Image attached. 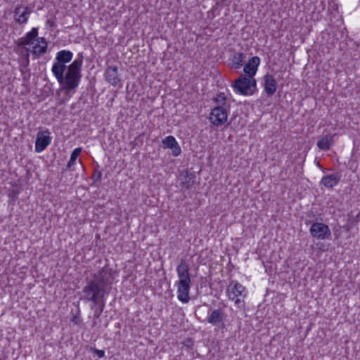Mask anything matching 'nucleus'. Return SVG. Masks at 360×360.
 Returning <instances> with one entry per match:
<instances>
[{
  "label": "nucleus",
  "instance_id": "nucleus-15",
  "mask_svg": "<svg viewBox=\"0 0 360 360\" xmlns=\"http://www.w3.org/2000/svg\"><path fill=\"white\" fill-rule=\"evenodd\" d=\"M224 316V314L221 309H214L208 316L207 321L214 326H217L220 322L223 321Z\"/></svg>",
  "mask_w": 360,
  "mask_h": 360
},
{
  "label": "nucleus",
  "instance_id": "nucleus-2",
  "mask_svg": "<svg viewBox=\"0 0 360 360\" xmlns=\"http://www.w3.org/2000/svg\"><path fill=\"white\" fill-rule=\"evenodd\" d=\"M83 63L82 53H79L78 58L75 59L68 68L67 72L64 75L62 72L59 76L54 75L58 82L63 85V89L67 91L75 89L80 82L82 74V66Z\"/></svg>",
  "mask_w": 360,
  "mask_h": 360
},
{
  "label": "nucleus",
  "instance_id": "nucleus-24",
  "mask_svg": "<svg viewBox=\"0 0 360 360\" xmlns=\"http://www.w3.org/2000/svg\"><path fill=\"white\" fill-rule=\"evenodd\" d=\"M94 352L96 354L99 358H102L105 356V352L103 350L94 349Z\"/></svg>",
  "mask_w": 360,
  "mask_h": 360
},
{
  "label": "nucleus",
  "instance_id": "nucleus-14",
  "mask_svg": "<svg viewBox=\"0 0 360 360\" xmlns=\"http://www.w3.org/2000/svg\"><path fill=\"white\" fill-rule=\"evenodd\" d=\"M340 181V176L337 174H328L326 176H324L321 181V185L325 186L327 188L332 189L334 186L338 185V184Z\"/></svg>",
  "mask_w": 360,
  "mask_h": 360
},
{
  "label": "nucleus",
  "instance_id": "nucleus-29",
  "mask_svg": "<svg viewBox=\"0 0 360 360\" xmlns=\"http://www.w3.org/2000/svg\"><path fill=\"white\" fill-rule=\"evenodd\" d=\"M96 176H97V180H100L101 177V172H98L96 173Z\"/></svg>",
  "mask_w": 360,
  "mask_h": 360
},
{
  "label": "nucleus",
  "instance_id": "nucleus-22",
  "mask_svg": "<svg viewBox=\"0 0 360 360\" xmlns=\"http://www.w3.org/2000/svg\"><path fill=\"white\" fill-rule=\"evenodd\" d=\"M23 8V11L19 15L18 18H15L16 21L19 24H24L27 22L28 16L31 13V9L29 8L27 6H25Z\"/></svg>",
  "mask_w": 360,
  "mask_h": 360
},
{
  "label": "nucleus",
  "instance_id": "nucleus-5",
  "mask_svg": "<svg viewBox=\"0 0 360 360\" xmlns=\"http://www.w3.org/2000/svg\"><path fill=\"white\" fill-rule=\"evenodd\" d=\"M255 86L256 80L254 78L241 76L235 81L233 87L240 94L248 95L252 94L251 88Z\"/></svg>",
  "mask_w": 360,
  "mask_h": 360
},
{
  "label": "nucleus",
  "instance_id": "nucleus-13",
  "mask_svg": "<svg viewBox=\"0 0 360 360\" xmlns=\"http://www.w3.org/2000/svg\"><path fill=\"white\" fill-rule=\"evenodd\" d=\"M118 68L117 66L108 67L105 72V79L113 86H117L120 79L118 77Z\"/></svg>",
  "mask_w": 360,
  "mask_h": 360
},
{
  "label": "nucleus",
  "instance_id": "nucleus-7",
  "mask_svg": "<svg viewBox=\"0 0 360 360\" xmlns=\"http://www.w3.org/2000/svg\"><path fill=\"white\" fill-rule=\"evenodd\" d=\"M309 232L311 236L319 240H324L331 234L328 226L321 222L313 223L310 227Z\"/></svg>",
  "mask_w": 360,
  "mask_h": 360
},
{
  "label": "nucleus",
  "instance_id": "nucleus-20",
  "mask_svg": "<svg viewBox=\"0 0 360 360\" xmlns=\"http://www.w3.org/2000/svg\"><path fill=\"white\" fill-rule=\"evenodd\" d=\"M38 36V29L33 27L32 30L27 33L25 37L22 38L27 45L32 44L33 41Z\"/></svg>",
  "mask_w": 360,
  "mask_h": 360
},
{
  "label": "nucleus",
  "instance_id": "nucleus-16",
  "mask_svg": "<svg viewBox=\"0 0 360 360\" xmlns=\"http://www.w3.org/2000/svg\"><path fill=\"white\" fill-rule=\"evenodd\" d=\"M333 143V136L326 135L323 136L317 143V146L322 150H329Z\"/></svg>",
  "mask_w": 360,
  "mask_h": 360
},
{
  "label": "nucleus",
  "instance_id": "nucleus-9",
  "mask_svg": "<svg viewBox=\"0 0 360 360\" xmlns=\"http://www.w3.org/2000/svg\"><path fill=\"white\" fill-rule=\"evenodd\" d=\"M44 133L49 134V131H44ZM51 138L47 135H44V131H39L37 134V136L35 141V150L37 153H40L46 149V148L51 143Z\"/></svg>",
  "mask_w": 360,
  "mask_h": 360
},
{
  "label": "nucleus",
  "instance_id": "nucleus-12",
  "mask_svg": "<svg viewBox=\"0 0 360 360\" xmlns=\"http://www.w3.org/2000/svg\"><path fill=\"white\" fill-rule=\"evenodd\" d=\"M264 91L268 96H272L276 91L277 82L273 75L266 74L264 77Z\"/></svg>",
  "mask_w": 360,
  "mask_h": 360
},
{
  "label": "nucleus",
  "instance_id": "nucleus-11",
  "mask_svg": "<svg viewBox=\"0 0 360 360\" xmlns=\"http://www.w3.org/2000/svg\"><path fill=\"white\" fill-rule=\"evenodd\" d=\"M259 63L260 59L257 56L252 57L248 61L244 66L243 71L248 77L253 78V76L256 74Z\"/></svg>",
  "mask_w": 360,
  "mask_h": 360
},
{
  "label": "nucleus",
  "instance_id": "nucleus-10",
  "mask_svg": "<svg viewBox=\"0 0 360 360\" xmlns=\"http://www.w3.org/2000/svg\"><path fill=\"white\" fill-rule=\"evenodd\" d=\"M162 143L164 148L171 149L174 156H178L181 154V148L174 136H167L162 140Z\"/></svg>",
  "mask_w": 360,
  "mask_h": 360
},
{
  "label": "nucleus",
  "instance_id": "nucleus-8",
  "mask_svg": "<svg viewBox=\"0 0 360 360\" xmlns=\"http://www.w3.org/2000/svg\"><path fill=\"white\" fill-rule=\"evenodd\" d=\"M245 287L235 281H231L227 288V293L229 299L234 300L236 304H239L241 302L238 297H245V295H243Z\"/></svg>",
  "mask_w": 360,
  "mask_h": 360
},
{
  "label": "nucleus",
  "instance_id": "nucleus-27",
  "mask_svg": "<svg viewBox=\"0 0 360 360\" xmlns=\"http://www.w3.org/2000/svg\"><path fill=\"white\" fill-rule=\"evenodd\" d=\"M37 41H38L39 43V42L42 43L43 45H47L46 39L44 38H43V37L39 38L37 39Z\"/></svg>",
  "mask_w": 360,
  "mask_h": 360
},
{
  "label": "nucleus",
  "instance_id": "nucleus-31",
  "mask_svg": "<svg viewBox=\"0 0 360 360\" xmlns=\"http://www.w3.org/2000/svg\"><path fill=\"white\" fill-rule=\"evenodd\" d=\"M94 316H95V318H98L99 317V314H95Z\"/></svg>",
  "mask_w": 360,
  "mask_h": 360
},
{
  "label": "nucleus",
  "instance_id": "nucleus-30",
  "mask_svg": "<svg viewBox=\"0 0 360 360\" xmlns=\"http://www.w3.org/2000/svg\"><path fill=\"white\" fill-rule=\"evenodd\" d=\"M72 321L75 322L76 324L79 323V320L77 319V318L76 316H75L73 318Z\"/></svg>",
  "mask_w": 360,
  "mask_h": 360
},
{
  "label": "nucleus",
  "instance_id": "nucleus-25",
  "mask_svg": "<svg viewBox=\"0 0 360 360\" xmlns=\"http://www.w3.org/2000/svg\"><path fill=\"white\" fill-rule=\"evenodd\" d=\"M16 44L18 46L20 47H23L24 46L27 45L22 38L19 39L18 41H16Z\"/></svg>",
  "mask_w": 360,
  "mask_h": 360
},
{
  "label": "nucleus",
  "instance_id": "nucleus-23",
  "mask_svg": "<svg viewBox=\"0 0 360 360\" xmlns=\"http://www.w3.org/2000/svg\"><path fill=\"white\" fill-rule=\"evenodd\" d=\"M82 148H75L71 153L70 159L67 165V168L71 169L72 166L75 163L77 157L81 153Z\"/></svg>",
  "mask_w": 360,
  "mask_h": 360
},
{
  "label": "nucleus",
  "instance_id": "nucleus-19",
  "mask_svg": "<svg viewBox=\"0 0 360 360\" xmlns=\"http://www.w3.org/2000/svg\"><path fill=\"white\" fill-rule=\"evenodd\" d=\"M226 99L227 98L224 93H219L217 94V96L214 98V101L216 103V106L230 108V104L226 102Z\"/></svg>",
  "mask_w": 360,
  "mask_h": 360
},
{
  "label": "nucleus",
  "instance_id": "nucleus-1",
  "mask_svg": "<svg viewBox=\"0 0 360 360\" xmlns=\"http://www.w3.org/2000/svg\"><path fill=\"white\" fill-rule=\"evenodd\" d=\"M110 270L103 268L93 274V279L87 280L80 297L86 302H92L94 305L101 304V311L104 307L105 285L112 281Z\"/></svg>",
  "mask_w": 360,
  "mask_h": 360
},
{
  "label": "nucleus",
  "instance_id": "nucleus-3",
  "mask_svg": "<svg viewBox=\"0 0 360 360\" xmlns=\"http://www.w3.org/2000/svg\"><path fill=\"white\" fill-rule=\"evenodd\" d=\"M176 272L179 277V281L177 282V297L179 301L187 303L190 300L189 290L191 281L188 265L184 259H181L180 263L176 267Z\"/></svg>",
  "mask_w": 360,
  "mask_h": 360
},
{
  "label": "nucleus",
  "instance_id": "nucleus-17",
  "mask_svg": "<svg viewBox=\"0 0 360 360\" xmlns=\"http://www.w3.org/2000/svg\"><path fill=\"white\" fill-rule=\"evenodd\" d=\"M195 174L194 173L186 172L183 181V186L186 189H190L195 184Z\"/></svg>",
  "mask_w": 360,
  "mask_h": 360
},
{
  "label": "nucleus",
  "instance_id": "nucleus-28",
  "mask_svg": "<svg viewBox=\"0 0 360 360\" xmlns=\"http://www.w3.org/2000/svg\"><path fill=\"white\" fill-rule=\"evenodd\" d=\"M25 50L26 51V53H25V56L27 58V63H29V59H28L29 56H30V54H29V49L27 48H25Z\"/></svg>",
  "mask_w": 360,
  "mask_h": 360
},
{
  "label": "nucleus",
  "instance_id": "nucleus-26",
  "mask_svg": "<svg viewBox=\"0 0 360 360\" xmlns=\"http://www.w3.org/2000/svg\"><path fill=\"white\" fill-rule=\"evenodd\" d=\"M22 6H16V8H15L14 10V14L15 16H19V15L21 13H20V9H21Z\"/></svg>",
  "mask_w": 360,
  "mask_h": 360
},
{
  "label": "nucleus",
  "instance_id": "nucleus-18",
  "mask_svg": "<svg viewBox=\"0 0 360 360\" xmlns=\"http://www.w3.org/2000/svg\"><path fill=\"white\" fill-rule=\"evenodd\" d=\"M245 55L243 53H236L231 60V68L238 69L243 65Z\"/></svg>",
  "mask_w": 360,
  "mask_h": 360
},
{
  "label": "nucleus",
  "instance_id": "nucleus-21",
  "mask_svg": "<svg viewBox=\"0 0 360 360\" xmlns=\"http://www.w3.org/2000/svg\"><path fill=\"white\" fill-rule=\"evenodd\" d=\"M47 51V45H40L39 44H36L34 46L31 53L36 58H39L42 54L45 53Z\"/></svg>",
  "mask_w": 360,
  "mask_h": 360
},
{
  "label": "nucleus",
  "instance_id": "nucleus-6",
  "mask_svg": "<svg viewBox=\"0 0 360 360\" xmlns=\"http://www.w3.org/2000/svg\"><path fill=\"white\" fill-rule=\"evenodd\" d=\"M230 108L215 106L212 109L209 119L210 122L216 126L219 127L226 123L228 118V112Z\"/></svg>",
  "mask_w": 360,
  "mask_h": 360
},
{
  "label": "nucleus",
  "instance_id": "nucleus-4",
  "mask_svg": "<svg viewBox=\"0 0 360 360\" xmlns=\"http://www.w3.org/2000/svg\"><path fill=\"white\" fill-rule=\"evenodd\" d=\"M72 53L70 51L63 50L57 53L56 62L52 66L51 71L53 75H61L67 69L66 63H69L72 58Z\"/></svg>",
  "mask_w": 360,
  "mask_h": 360
}]
</instances>
